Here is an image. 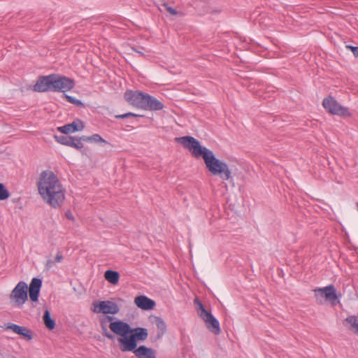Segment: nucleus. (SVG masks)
<instances>
[{"mask_svg":"<svg viewBox=\"0 0 358 358\" xmlns=\"http://www.w3.org/2000/svg\"><path fill=\"white\" fill-rule=\"evenodd\" d=\"M85 127L83 122L80 120H76L73 122L57 128L62 134H68L75 131H82Z\"/></svg>","mask_w":358,"mask_h":358,"instance_id":"nucleus-16","label":"nucleus"},{"mask_svg":"<svg viewBox=\"0 0 358 358\" xmlns=\"http://www.w3.org/2000/svg\"><path fill=\"white\" fill-rule=\"evenodd\" d=\"M346 48L350 49L355 57H358V47L346 45Z\"/></svg>","mask_w":358,"mask_h":358,"instance_id":"nucleus-29","label":"nucleus"},{"mask_svg":"<svg viewBox=\"0 0 358 358\" xmlns=\"http://www.w3.org/2000/svg\"><path fill=\"white\" fill-rule=\"evenodd\" d=\"M136 305L142 310H152L155 306V302L145 296H138L134 299Z\"/></svg>","mask_w":358,"mask_h":358,"instance_id":"nucleus-18","label":"nucleus"},{"mask_svg":"<svg viewBox=\"0 0 358 358\" xmlns=\"http://www.w3.org/2000/svg\"><path fill=\"white\" fill-rule=\"evenodd\" d=\"M194 303L198 305V314L205 322L208 330L216 335L220 334L221 329L218 320L210 313L208 312L205 309L202 303H201L197 299L194 300Z\"/></svg>","mask_w":358,"mask_h":358,"instance_id":"nucleus-5","label":"nucleus"},{"mask_svg":"<svg viewBox=\"0 0 358 358\" xmlns=\"http://www.w3.org/2000/svg\"><path fill=\"white\" fill-rule=\"evenodd\" d=\"M5 330H11L16 334L23 337L27 341H31L33 338L31 331L26 327L20 326L13 323L5 324L3 327Z\"/></svg>","mask_w":358,"mask_h":358,"instance_id":"nucleus-12","label":"nucleus"},{"mask_svg":"<svg viewBox=\"0 0 358 358\" xmlns=\"http://www.w3.org/2000/svg\"><path fill=\"white\" fill-rule=\"evenodd\" d=\"M80 140V142H81V141H90V136H81L80 138H78Z\"/></svg>","mask_w":358,"mask_h":358,"instance_id":"nucleus-34","label":"nucleus"},{"mask_svg":"<svg viewBox=\"0 0 358 358\" xmlns=\"http://www.w3.org/2000/svg\"><path fill=\"white\" fill-rule=\"evenodd\" d=\"M357 206H358V203H357Z\"/></svg>","mask_w":358,"mask_h":358,"instance_id":"nucleus-35","label":"nucleus"},{"mask_svg":"<svg viewBox=\"0 0 358 358\" xmlns=\"http://www.w3.org/2000/svg\"><path fill=\"white\" fill-rule=\"evenodd\" d=\"M145 94L138 91L128 90L124 93L125 100L130 104L141 108Z\"/></svg>","mask_w":358,"mask_h":358,"instance_id":"nucleus-13","label":"nucleus"},{"mask_svg":"<svg viewBox=\"0 0 358 358\" xmlns=\"http://www.w3.org/2000/svg\"><path fill=\"white\" fill-rule=\"evenodd\" d=\"M104 277L108 282L113 285H116L120 279V275L118 272L112 270L106 271L105 272Z\"/></svg>","mask_w":358,"mask_h":358,"instance_id":"nucleus-21","label":"nucleus"},{"mask_svg":"<svg viewBox=\"0 0 358 358\" xmlns=\"http://www.w3.org/2000/svg\"><path fill=\"white\" fill-rule=\"evenodd\" d=\"M66 217L69 219V220H73L74 217H73V215H72V213L71 212H66Z\"/></svg>","mask_w":358,"mask_h":358,"instance_id":"nucleus-33","label":"nucleus"},{"mask_svg":"<svg viewBox=\"0 0 358 358\" xmlns=\"http://www.w3.org/2000/svg\"><path fill=\"white\" fill-rule=\"evenodd\" d=\"M63 259V256L62 255V254L59 252H57L56 257H55V262H61Z\"/></svg>","mask_w":358,"mask_h":358,"instance_id":"nucleus-31","label":"nucleus"},{"mask_svg":"<svg viewBox=\"0 0 358 358\" xmlns=\"http://www.w3.org/2000/svg\"><path fill=\"white\" fill-rule=\"evenodd\" d=\"M52 74L39 76L34 85V90L38 92L52 91Z\"/></svg>","mask_w":358,"mask_h":358,"instance_id":"nucleus-11","label":"nucleus"},{"mask_svg":"<svg viewBox=\"0 0 358 358\" xmlns=\"http://www.w3.org/2000/svg\"><path fill=\"white\" fill-rule=\"evenodd\" d=\"M55 261L51 260V259H49V260H48V261H47V262H46V267H47L48 268H51V267H52V266H53V265L55 264Z\"/></svg>","mask_w":358,"mask_h":358,"instance_id":"nucleus-32","label":"nucleus"},{"mask_svg":"<svg viewBox=\"0 0 358 358\" xmlns=\"http://www.w3.org/2000/svg\"><path fill=\"white\" fill-rule=\"evenodd\" d=\"M57 141L62 145L74 148L77 150H81L83 148V144L80 142V140L71 136H55Z\"/></svg>","mask_w":358,"mask_h":358,"instance_id":"nucleus-17","label":"nucleus"},{"mask_svg":"<svg viewBox=\"0 0 358 358\" xmlns=\"http://www.w3.org/2000/svg\"><path fill=\"white\" fill-rule=\"evenodd\" d=\"M28 287L24 281L19 282L10 294L9 299L13 305L20 308L27 301Z\"/></svg>","mask_w":358,"mask_h":358,"instance_id":"nucleus-7","label":"nucleus"},{"mask_svg":"<svg viewBox=\"0 0 358 358\" xmlns=\"http://www.w3.org/2000/svg\"><path fill=\"white\" fill-rule=\"evenodd\" d=\"M137 116H138V115H136L135 113H124L122 115H117L115 117L117 119H124V118H127V117H137Z\"/></svg>","mask_w":358,"mask_h":358,"instance_id":"nucleus-28","label":"nucleus"},{"mask_svg":"<svg viewBox=\"0 0 358 358\" xmlns=\"http://www.w3.org/2000/svg\"><path fill=\"white\" fill-rule=\"evenodd\" d=\"M43 322L45 327L52 330L55 327V322L53 319L51 318L50 313L48 310H45L43 316Z\"/></svg>","mask_w":358,"mask_h":358,"instance_id":"nucleus-22","label":"nucleus"},{"mask_svg":"<svg viewBox=\"0 0 358 358\" xmlns=\"http://www.w3.org/2000/svg\"><path fill=\"white\" fill-rule=\"evenodd\" d=\"M90 141H94L96 143L99 142H106L105 140L99 134H94L91 136H90Z\"/></svg>","mask_w":358,"mask_h":358,"instance_id":"nucleus-27","label":"nucleus"},{"mask_svg":"<svg viewBox=\"0 0 358 358\" xmlns=\"http://www.w3.org/2000/svg\"><path fill=\"white\" fill-rule=\"evenodd\" d=\"M345 322L349 325L348 329L358 336V316H349L345 320Z\"/></svg>","mask_w":358,"mask_h":358,"instance_id":"nucleus-20","label":"nucleus"},{"mask_svg":"<svg viewBox=\"0 0 358 358\" xmlns=\"http://www.w3.org/2000/svg\"><path fill=\"white\" fill-rule=\"evenodd\" d=\"M147 329L143 327L131 328L128 338H117L120 350L122 352L133 351L137 347L138 341H144L148 338Z\"/></svg>","mask_w":358,"mask_h":358,"instance_id":"nucleus-4","label":"nucleus"},{"mask_svg":"<svg viewBox=\"0 0 358 358\" xmlns=\"http://www.w3.org/2000/svg\"><path fill=\"white\" fill-rule=\"evenodd\" d=\"M322 106L331 114L342 117L351 116L349 109L341 105L332 96L324 99Z\"/></svg>","mask_w":358,"mask_h":358,"instance_id":"nucleus-8","label":"nucleus"},{"mask_svg":"<svg viewBox=\"0 0 358 358\" xmlns=\"http://www.w3.org/2000/svg\"><path fill=\"white\" fill-rule=\"evenodd\" d=\"M132 352L138 358H156V351L145 345L136 347Z\"/></svg>","mask_w":358,"mask_h":358,"instance_id":"nucleus-19","label":"nucleus"},{"mask_svg":"<svg viewBox=\"0 0 358 358\" xmlns=\"http://www.w3.org/2000/svg\"><path fill=\"white\" fill-rule=\"evenodd\" d=\"M162 7L164 8L165 10L167 11L171 15H176L180 13L175 8L169 6L167 3L162 4Z\"/></svg>","mask_w":358,"mask_h":358,"instance_id":"nucleus-26","label":"nucleus"},{"mask_svg":"<svg viewBox=\"0 0 358 358\" xmlns=\"http://www.w3.org/2000/svg\"><path fill=\"white\" fill-rule=\"evenodd\" d=\"M37 187L39 194L46 203L55 208L62 205L65 199V189L52 171L45 170L40 173Z\"/></svg>","mask_w":358,"mask_h":358,"instance_id":"nucleus-2","label":"nucleus"},{"mask_svg":"<svg viewBox=\"0 0 358 358\" xmlns=\"http://www.w3.org/2000/svg\"><path fill=\"white\" fill-rule=\"evenodd\" d=\"M93 311L97 313L115 315L119 313L120 308L117 303L111 301H101L93 303Z\"/></svg>","mask_w":358,"mask_h":358,"instance_id":"nucleus-10","label":"nucleus"},{"mask_svg":"<svg viewBox=\"0 0 358 358\" xmlns=\"http://www.w3.org/2000/svg\"><path fill=\"white\" fill-rule=\"evenodd\" d=\"M115 318L107 315L106 318L101 320V326L103 330V335L109 339H113L114 335L109 333L106 327L107 322H110L109 328L114 334L120 336L119 338H128L131 332L130 325L122 320L113 321Z\"/></svg>","mask_w":358,"mask_h":358,"instance_id":"nucleus-3","label":"nucleus"},{"mask_svg":"<svg viewBox=\"0 0 358 358\" xmlns=\"http://www.w3.org/2000/svg\"><path fill=\"white\" fill-rule=\"evenodd\" d=\"M164 108V104L154 96L145 94L141 108L150 110H159Z\"/></svg>","mask_w":358,"mask_h":358,"instance_id":"nucleus-14","label":"nucleus"},{"mask_svg":"<svg viewBox=\"0 0 358 358\" xmlns=\"http://www.w3.org/2000/svg\"><path fill=\"white\" fill-rule=\"evenodd\" d=\"M313 292L317 304H323L324 300L329 301L332 306L338 303L336 289L332 285L322 288H316Z\"/></svg>","mask_w":358,"mask_h":358,"instance_id":"nucleus-6","label":"nucleus"},{"mask_svg":"<svg viewBox=\"0 0 358 358\" xmlns=\"http://www.w3.org/2000/svg\"><path fill=\"white\" fill-rule=\"evenodd\" d=\"M152 322L155 323L157 327L161 330L162 332H164L166 329V325L165 322L159 317H154L152 320Z\"/></svg>","mask_w":358,"mask_h":358,"instance_id":"nucleus-23","label":"nucleus"},{"mask_svg":"<svg viewBox=\"0 0 358 358\" xmlns=\"http://www.w3.org/2000/svg\"><path fill=\"white\" fill-rule=\"evenodd\" d=\"M176 141L189 150L192 155L199 158L201 157L208 171L213 175L219 176L223 180H229L232 178L231 171L228 164L216 158L213 151L202 147L200 142L189 136L176 138Z\"/></svg>","mask_w":358,"mask_h":358,"instance_id":"nucleus-1","label":"nucleus"},{"mask_svg":"<svg viewBox=\"0 0 358 358\" xmlns=\"http://www.w3.org/2000/svg\"><path fill=\"white\" fill-rule=\"evenodd\" d=\"M10 196V193L3 183L0 182V201L6 200Z\"/></svg>","mask_w":358,"mask_h":358,"instance_id":"nucleus-24","label":"nucleus"},{"mask_svg":"<svg viewBox=\"0 0 358 358\" xmlns=\"http://www.w3.org/2000/svg\"><path fill=\"white\" fill-rule=\"evenodd\" d=\"M41 285L42 281L41 279L34 278L31 280L29 287V296L31 301L36 302L38 301Z\"/></svg>","mask_w":358,"mask_h":358,"instance_id":"nucleus-15","label":"nucleus"},{"mask_svg":"<svg viewBox=\"0 0 358 358\" xmlns=\"http://www.w3.org/2000/svg\"><path fill=\"white\" fill-rule=\"evenodd\" d=\"M64 96L66 98V99L71 103H73L77 106L83 107L84 104L80 100H78L71 96L64 94Z\"/></svg>","mask_w":358,"mask_h":358,"instance_id":"nucleus-25","label":"nucleus"},{"mask_svg":"<svg viewBox=\"0 0 358 358\" xmlns=\"http://www.w3.org/2000/svg\"><path fill=\"white\" fill-rule=\"evenodd\" d=\"M131 50L138 53L141 56H144L145 49L143 48H141V50H137L135 47H131Z\"/></svg>","mask_w":358,"mask_h":358,"instance_id":"nucleus-30","label":"nucleus"},{"mask_svg":"<svg viewBox=\"0 0 358 358\" xmlns=\"http://www.w3.org/2000/svg\"><path fill=\"white\" fill-rule=\"evenodd\" d=\"M52 91L66 92L74 87L73 80L58 74H52Z\"/></svg>","mask_w":358,"mask_h":358,"instance_id":"nucleus-9","label":"nucleus"}]
</instances>
